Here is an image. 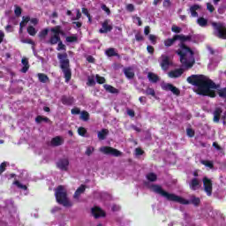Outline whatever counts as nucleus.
Segmentation results:
<instances>
[{
    "label": "nucleus",
    "mask_w": 226,
    "mask_h": 226,
    "mask_svg": "<svg viewBox=\"0 0 226 226\" xmlns=\"http://www.w3.org/2000/svg\"><path fill=\"white\" fill-rule=\"evenodd\" d=\"M188 84L197 87L196 93L200 96L216 98V83L204 74H192L187 78Z\"/></svg>",
    "instance_id": "f257e3e1"
},
{
    "label": "nucleus",
    "mask_w": 226,
    "mask_h": 226,
    "mask_svg": "<svg viewBox=\"0 0 226 226\" xmlns=\"http://www.w3.org/2000/svg\"><path fill=\"white\" fill-rule=\"evenodd\" d=\"M177 41H180L179 47L181 49L177 50V56L180 57V63L184 68L190 70L195 64V52L190 47L186 46L185 41H192V35L176 34Z\"/></svg>",
    "instance_id": "f03ea898"
},
{
    "label": "nucleus",
    "mask_w": 226,
    "mask_h": 226,
    "mask_svg": "<svg viewBox=\"0 0 226 226\" xmlns=\"http://www.w3.org/2000/svg\"><path fill=\"white\" fill-rule=\"evenodd\" d=\"M152 191L154 193H158L161 197H164L166 200L170 202H177L178 204H184L185 206H188V204H192L196 207L200 205V198H197L192 196L191 200H188L181 196L176 195L174 193H170L167 191L163 190L159 185H153Z\"/></svg>",
    "instance_id": "7ed1b4c3"
},
{
    "label": "nucleus",
    "mask_w": 226,
    "mask_h": 226,
    "mask_svg": "<svg viewBox=\"0 0 226 226\" xmlns=\"http://www.w3.org/2000/svg\"><path fill=\"white\" fill-rule=\"evenodd\" d=\"M50 32L53 35L50 36L48 43L49 45H57L56 50H66V45L63 44V41H61V36H64L66 34L63 30V26H56L50 28Z\"/></svg>",
    "instance_id": "20e7f679"
},
{
    "label": "nucleus",
    "mask_w": 226,
    "mask_h": 226,
    "mask_svg": "<svg viewBox=\"0 0 226 226\" xmlns=\"http://www.w3.org/2000/svg\"><path fill=\"white\" fill-rule=\"evenodd\" d=\"M57 59L59 61L60 68L64 73L65 82L72 80V69L70 68V59L68 58V53H58Z\"/></svg>",
    "instance_id": "39448f33"
},
{
    "label": "nucleus",
    "mask_w": 226,
    "mask_h": 226,
    "mask_svg": "<svg viewBox=\"0 0 226 226\" xmlns=\"http://www.w3.org/2000/svg\"><path fill=\"white\" fill-rule=\"evenodd\" d=\"M55 197L57 204L64 206V207H72V206H73V203H72L70 199H68V192H66V189H64V186L63 185H58L56 188Z\"/></svg>",
    "instance_id": "423d86ee"
},
{
    "label": "nucleus",
    "mask_w": 226,
    "mask_h": 226,
    "mask_svg": "<svg viewBox=\"0 0 226 226\" xmlns=\"http://www.w3.org/2000/svg\"><path fill=\"white\" fill-rule=\"evenodd\" d=\"M211 26L214 29L213 34L220 40H226V26L222 22H212Z\"/></svg>",
    "instance_id": "0eeeda50"
},
{
    "label": "nucleus",
    "mask_w": 226,
    "mask_h": 226,
    "mask_svg": "<svg viewBox=\"0 0 226 226\" xmlns=\"http://www.w3.org/2000/svg\"><path fill=\"white\" fill-rule=\"evenodd\" d=\"M99 151L103 154H110L111 156H121L123 153L121 151L112 147H102Z\"/></svg>",
    "instance_id": "6e6552de"
},
{
    "label": "nucleus",
    "mask_w": 226,
    "mask_h": 226,
    "mask_svg": "<svg viewBox=\"0 0 226 226\" xmlns=\"http://www.w3.org/2000/svg\"><path fill=\"white\" fill-rule=\"evenodd\" d=\"M203 188L207 197L213 195V181L207 177H203Z\"/></svg>",
    "instance_id": "1a4fd4ad"
},
{
    "label": "nucleus",
    "mask_w": 226,
    "mask_h": 226,
    "mask_svg": "<svg viewBox=\"0 0 226 226\" xmlns=\"http://www.w3.org/2000/svg\"><path fill=\"white\" fill-rule=\"evenodd\" d=\"M163 91H170L175 96H181V90L171 83H165L162 86Z\"/></svg>",
    "instance_id": "9d476101"
},
{
    "label": "nucleus",
    "mask_w": 226,
    "mask_h": 226,
    "mask_svg": "<svg viewBox=\"0 0 226 226\" xmlns=\"http://www.w3.org/2000/svg\"><path fill=\"white\" fill-rule=\"evenodd\" d=\"M161 59L162 61L160 63V66L162 70H163V72H167V70H169V68H170V65L172 64L170 63V57L167 55H162Z\"/></svg>",
    "instance_id": "9b49d317"
},
{
    "label": "nucleus",
    "mask_w": 226,
    "mask_h": 226,
    "mask_svg": "<svg viewBox=\"0 0 226 226\" xmlns=\"http://www.w3.org/2000/svg\"><path fill=\"white\" fill-rule=\"evenodd\" d=\"M56 167L60 170L66 172V170H68V167H70V160H68V158L59 159L56 162Z\"/></svg>",
    "instance_id": "f8f14e48"
},
{
    "label": "nucleus",
    "mask_w": 226,
    "mask_h": 226,
    "mask_svg": "<svg viewBox=\"0 0 226 226\" xmlns=\"http://www.w3.org/2000/svg\"><path fill=\"white\" fill-rule=\"evenodd\" d=\"M109 19H105L102 24V28L99 29V33L101 34H107V33H110L114 27L112 25H109Z\"/></svg>",
    "instance_id": "ddd939ff"
},
{
    "label": "nucleus",
    "mask_w": 226,
    "mask_h": 226,
    "mask_svg": "<svg viewBox=\"0 0 226 226\" xmlns=\"http://www.w3.org/2000/svg\"><path fill=\"white\" fill-rule=\"evenodd\" d=\"M200 186H202V185L200 184V180H199L197 177L192 178L189 182V188L192 192H197V190L200 189Z\"/></svg>",
    "instance_id": "4468645a"
},
{
    "label": "nucleus",
    "mask_w": 226,
    "mask_h": 226,
    "mask_svg": "<svg viewBox=\"0 0 226 226\" xmlns=\"http://www.w3.org/2000/svg\"><path fill=\"white\" fill-rule=\"evenodd\" d=\"M184 73H185V69L178 68V69L170 71L168 73V76L170 77V79H179V77H181Z\"/></svg>",
    "instance_id": "2eb2a0df"
},
{
    "label": "nucleus",
    "mask_w": 226,
    "mask_h": 226,
    "mask_svg": "<svg viewBox=\"0 0 226 226\" xmlns=\"http://www.w3.org/2000/svg\"><path fill=\"white\" fill-rule=\"evenodd\" d=\"M222 114H223V109L221 107H217L215 109L213 112V121L216 124L220 123V118L222 117Z\"/></svg>",
    "instance_id": "dca6fc26"
},
{
    "label": "nucleus",
    "mask_w": 226,
    "mask_h": 226,
    "mask_svg": "<svg viewBox=\"0 0 226 226\" xmlns=\"http://www.w3.org/2000/svg\"><path fill=\"white\" fill-rule=\"evenodd\" d=\"M92 215L94 218H103L105 217V211H102V208L95 207L92 208Z\"/></svg>",
    "instance_id": "f3484780"
},
{
    "label": "nucleus",
    "mask_w": 226,
    "mask_h": 226,
    "mask_svg": "<svg viewBox=\"0 0 226 226\" xmlns=\"http://www.w3.org/2000/svg\"><path fill=\"white\" fill-rule=\"evenodd\" d=\"M61 102L63 105L72 106L73 103H75V99L72 96H66L63 95L61 98Z\"/></svg>",
    "instance_id": "a211bd4d"
},
{
    "label": "nucleus",
    "mask_w": 226,
    "mask_h": 226,
    "mask_svg": "<svg viewBox=\"0 0 226 226\" xmlns=\"http://www.w3.org/2000/svg\"><path fill=\"white\" fill-rule=\"evenodd\" d=\"M63 144H64V139H63L61 136H56L51 139V146H53V147L63 146Z\"/></svg>",
    "instance_id": "6ab92c4d"
},
{
    "label": "nucleus",
    "mask_w": 226,
    "mask_h": 226,
    "mask_svg": "<svg viewBox=\"0 0 226 226\" xmlns=\"http://www.w3.org/2000/svg\"><path fill=\"white\" fill-rule=\"evenodd\" d=\"M124 74L125 75L126 79H130L135 77V72H133V68L132 67L124 68Z\"/></svg>",
    "instance_id": "aec40b11"
},
{
    "label": "nucleus",
    "mask_w": 226,
    "mask_h": 226,
    "mask_svg": "<svg viewBox=\"0 0 226 226\" xmlns=\"http://www.w3.org/2000/svg\"><path fill=\"white\" fill-rule=\"evenodd\" d=\"M176 41H177V39L176 35H174L172 38H168L164 40L163 43L164 46H166V48L169 49V47H172V45H174Z\"/></svg>",
    "instance_id": "412c9836"
},
{
    "label": "nucleus",
    "mask_w": 226,
    "mask_h": 226,
    "mask_svg": "<svg viewBox=\"0 0 226 226\" xmlns=\"http://www.w3.org/2000/svg\"><path fill=\"white\" fill-rule=\"evenodd\" d=\"M84 192H86V185H81L74 192L73 198L74 199H79V197H80V195H82V193H84Z\"/></svg>",
    "instance_id": "4be33fe9"
},
{
    "label": "nucleus",
    "mask_w": 226,
    "mask_h": 226,
    "mask_svg": "<svg viewBox=\"0 0 226 226\" xmlns=\"http://www.w3.org/2000/svg\"><path fill=\"white\" fill-rule=\"evenodd\" d=\"M107 135H109L108 129H102L97 133V137H98L99 140H105L107 139Z\"/></svg>",
    "instance_id": "5701e85b"
},
{
    "label": "nucleus",
    "mask_w": 226,
    "mask_h": 226,
    "mask_svg": "<svg viewBox=\"0 0 226 226\" xmlns=\"http://www.w3.org/2000/svg\"><path fill=\"white\" fill-rule=\"evenodd\" d=\"M197 10H200V5L193 4L190 7L192 17H194V18L199 17V12H197Z\"/></svg>",
    "instance_id": "b1692460"
},
{
    "label": "nucleus",
    "mask_w": 226,
    "mask_h": 226,
    "mask_svg": "<svg viewBox=\"0 0 226 226\" xmlns=\"http://www.w3.org/2000/svg\"><path fill=\"white\" fill-rule=\"evenodd\" d=\"M147 79L150 82H153V84H156V82L160 80V77L154 74V72H148Z\"/></svg>",
    "instance_id": "393cba45"
},
{
    "label": "nucleus",
    "mask_w": 226,
    "mask_h": 226,
    "mask_svg": "<svg viewBox=\"0 0 226 226\" xmlns=\"http://www.w3.org/2000/svg\"><path fill=\"white\" fill-rule=\"evenodd\" d=\"M104 89L111 94H119V90L110 85H104Z\"/></svg>",
    "instance_id": "a878e982"
},
{
    "label": "nucleus",
    "mask_w": 226,
    "mask_h": 226,
    "mask_svg": "<svg viewBox=\"0 0 226 226\" xmlns=\"http://www.w3.org/2000/svg\"><path fill=\"white\" fill-rule=\"evenodd\" d=\"M21 63L24 65L21 69V72L27 73V71L29 70V60L27 58H22Z\"/></svg>",
    "instance_id": "bb28decb"
},
{
    "label": "nucleus",
    "mask_w": 226,
    "mask_h": 226,
    "mask_svg": "<svg viewBox=\"0 0 226 226\" xmlns=\"http://www.w3.org/2000/svg\"><path fill=\"white\" fill-rule=\"evenodd\" d=\"M197 24L200 27H207V19H205L204 17H200L197 19Z\"/></svg>",
    "instance_id": "cd10ccee"
},
{
    "label": "nucleus",
    "mask_w": 226,
    "mask_h": 226,
    "mask_svg": "<svg viewBox=\"0 0 226 226\" xmlns=\"http://www.w3.org/2000/svg\"><path fill=\"white\" fill-rule=\"evenodd\" d=\"M142 93L147 94V96H156V92L149 87L146 90H142Z\"/></svg>",
    "instance_id": "c85d7f7f"
},
{
    "label": "nucleus",
    "mask_w": 226,
    "mask_h": 226,
    "mask_svg": "<svg viewBox=\"0 0 226 226\" xmlns=\"http://www.w3.org/2000/svg\"><path fill=\"white\" fill-rule=\"evenodd\" d=\"M89 117H90L89 112L86 110H83L80 112L79 119H81V121L87 122L89 121Z\"/></svg>",
    "instance_id": "c756f323"
},
{
    "label": "nucleus",
    "mask_w": 226,
    "mask_h": 226,
    "mask_svg": "<svg viewBox=\"0 0 226 226\" xmlns=\"http://www.w3.org/2000/svg\"><path fill=\"white\" fill-rule=\"evenodd\" d=\"M37 77H38L39 80L41 82H42V84H46V82H49V76H47V74L38 73Z\"/></svg>",
    "instance_id": "7c9ffc66"
},
{
    "label": "nucleus",
    "mask_w": 226,
    "mask_h": 226,
    "mask_svg": "<svg viewBox=\"0 0 226 226\" xmlns=\"http://www.w3.org/2000/svg\"><path fill=\"white\" fill-rule=\"evenodd\" d=\"M42 121H44V123H50V119L47 117H41V116H37L35 118V122L40 124Z\"/></svg>",
    "instance_id": "2f4dec72"
},
{
    "label": "nucleus",
    "mask_w": 226,
    "mask_h": 226,
    "mask_svg": "<svg viewBox=\"0 0 226 226\" xmlns=\"http://www.w3.org/2000/svg\"><path fill=\"white\" fill-rule=\"evenodd\" d=\"M106 55L108 57H114L117 56V53H116V49L114 48H109L106 50Z\"/></svg>",
    "instance_id": "473e14b6"
},
{
    "label": "nucleus",
    "mask_w": 226,
    "mask_h": 226,
    "mask_svg": "<svg viewBox=\"0 0 226 226\" xmlns=\"http://www.w3.org/2000/svg\"><path fill=\"white\" fill-rule=\"evenodd\" d=\"M48 34H49V28H44V29H42V30L39 33L38 36H39V38H40L41 40H43V39L47 38V35H48Z\"/></svg>",
    "instance_id": "72a5a7b5"
},
{
    "label": "nucleus",
    "mask_w": 226,
    "mask_h": 226,
    "mask_svg": "<svg viewBox=\"0 0 226 226\" xmlns=\"http://www.w3.org/2000/svg\"><path fill=\"white\" fill-rule=\"evenodd\" d=\"M200 163L205 167H208V169H215V164L211 161L201 160Z\"/></svg>",
    "instance_id": "f704fd0d"
},
{
    "label": "nucleus",
    "mask_w": 226,
    "mask_h": 226,
    "mask_svg": "<svg viewBox=\"0 0 226 226\" xmlns=\"http://www.w3.org/2000/svg\"><path fill=\"white\" fill-rule=\"evenodd\" d=\"M65 41H67V43H75L77 41H79V37L77 36H67L65 38Z\"/></svg>",
    "instance_id": "c9c22d12"
},
{
    "label": "nucleus",
    "mask_w": 226,
    "mask_h": 226,
    "mask_svg": "<svg viewBox=\"0 0 226 226\" xmlns=\"http://www.w3.org/2000/svg\"><path fill=\"white\" fill-rule=\"evenodd\" d=\"M28 34H30V36H36V28H34V26H29L26 29Z\"/></svg>",
    "instance_id": "e433bc0d"
},
{
    "label": "nucleus",
    "mask_w": 226,
    "mask_h": 226,
    "mask_svg": "<svg viewBox=\"0 0 226 226\" xmlns=\"http://www.w3.org/2000/svg\"><path fill=\"white\" fill-rule=\"evenodd\" d=\"M147 179L148 181H151L152 183H154V181L158 179V177L154 173H149L148 175H147Z\"/></svg>",
    "instance_id": "4c0bfd02"
},
{
    "label": "nucleus",
    "mask_w": 226,
    "mask_h": 226,
    "mask_svg": "<svg viewBox=\"0 0 226 226\" xmlns=\"http://www.w3.org/2000/svg\"><path fill=\"white\" fill-rule=\"evenodd\" d=\"M78 133L80 135V137H86V134L87 133V130H86L84 127H79Z\"/></svg>",
    "instance_id": "58836bf2"
},
{
    "label": "nucleus",
    "mask_w": 226,
    "mask_h": 226,
    "mask_svg": "<svg viewBox=\"0 0 226 226\" xmlns=\"http://www.w3.org/2000/svg\"><path fill=\"white\" fill-rule=\"evenodd\" d=\"M93 153H94V147H87L85 154H87V156H91Z\"/></svg>",
    "instance_id": "ea45409f"
},
{
    "label": "nucleus",
    "mask_w": 226,
    "mask_h": 226,
    "mask_svg": "<svg viewBox=\"0 0 226 226\" xmlns=\"http://www.w3.org/2000/svg\"><path fill=\"white\" fill-rule=\"evenodd\" d=\"M97 84H105V78L100 75H95Z\"/></svg>",
    "instance_id": "a19ab883"
},
{
    "label": "nucleus",
    "mask_w": 226,
    "mask_h": 226,
    "mask_svg": "<svg viewBox=\"0 0 226 226\" xmlns=\"http://www.w3.org/2000/svg\"><path fill=\"white\" fill-rule=\"evenodd\" d=\"M135 40H136V41H144V35H142V34L140 32H138L135 34Z\"/></svg>",
    "instance_id": "79ce46f5"
},
{
    "label": "nucleus",
    "mask_w": 226,
    "mask_h": 226,
    "mask_svg": "<svg viewBox=\"0 0 226 226\" xmlns=\"http://www.w3.org/2000/svg\"><path fill=\"white\" fill-rule=\"evenodd\" d=\"M218 95L220 98H226V87L220 89L218 91Z\"/></svg>",
    "instance_id": "37998d69"
},
{
    "label": "nucleus",
    "mask_w": 226,
    "mask_h": 226,
    "mask_svg": "<svg viewBox=\"0 0 226 226\" xmlns=\"http://www.w3.org/2000/svg\"><path fill=\"white\" fill-rule=\"evenodd\" d=\"M14 185H16V186H18V188H20L21 190H27V185H24L20 184L19 182V180H16L14 182Z\"/></svg>",
    "instance_id": "c03bdc74"
},
{
    "label": "nucleus",
    "mask_w": 226,
    "mask_h": 226,
    "mask_svg": "<svg viewBox=\"0 0 226 226\" xmlns=\"http://www.w3.org/2000/svg\"><path fill=\"white\" fill-rule=\"evenodd\" d=\"M82 13L87 17L89 22H91V14H89V11L87 8H82Z\"/></svg>",
    "instance_id": "a18cd8bd"
},
{
    "label": "nucleus",
    "mask_w": 226,
    "mask_h": 226,
    "mask_svg": "<svg viewBox=\"0 0 226 226\" xmlns=\"http://www.w3.org/2000/svg\"><path fill=\"white\" fill-rule=\"evenodd\" d=\"M14 13L16 17H20V15H22V8H20L19 6H16Z\"/></svg>",
    "instance_id": "49530a36"
},
{
    "label": "nucleus",
    "mask_w": 226,
    "mask_h": 226,
    "mask_svg": "<svg viewBox=\"0 0 226 226\" xmlns=\"http://www.w3.org/2000/svg\"><path fill=\"white\" fill-rule=\"evenodd\" d=\"M186 133L188 135V137H195V131H193V129L192 128H188L186 129Z\"/></svg>",
    "instance_id": "de8ad7c7"
},
{
    "label": "nucleus",
    "mask_w": 226,
    "mask_h": 226,
    "mask_svg": "<svg viewBox=\"0 0 226 226\" xmlns=\"http://www.w3.org/2000/svg\"><path fill=\"white\" fill-rule=\"evenodd\" d=\"M81 17H82V13L80 12V10L78 9L76 17L72 18V20H80Z\"/></svg>",
    "instance_id": "09e8293b"
},
{
    "label": "nucleus",
    "mask_w": 226,
    "mask_h": 226,
    "mask_svg": "<svg viewBox=\"0 0 226 226\" xmlns=\"http://www.w3.org/2000/svg\"><path fill=\"white\" fill-rule=\"evenodd\" d=\"M162 6L163 8H170V6H172V2H170V0H164Z\"/></svg>",
    "instance_id": "8fccbe9b"
},
{
    "label": "nucleus",
    "mask_w": 226,
    "mask_h": 226,
    "mask_svg": "<svg viewBox=\"0 0 226 226\" xmlns=\"http://www.w3.org/2000/svg\"><path fill=\"white\" fill-rule=\"evenodd\" d=\"M126 10L127 11H135V5H133V4H128L126 5Z\"/></svg>",
    "instance_id": "3c124183"
},
{
    "label": "nucleus",
    "mask_w": 226,
    "mask_h": 226,
    "mask_svg": "<svg viewBox=\"0 0 226 226\" xmlns=\"http://www.w3.org/2000/svg\"><path fill=\"white\" fill-rule=\"evenodd\" d=\"M80 109L79 108H73L72 110H71V114H72L73 116H77L79 114H80Z\"/></svg>",
    "instance_id": "603ef678"
},
{
    "label": "nucleus",
    "mask_w": 226,
    "mask_h": 226,
    "mask_svg": "<svg viewBox=\"0 0 226 226\" xmlns=\"http://www.w3.org/2000/svg\"><path fill=\"white\" fill-rule=\"evenodd\" d=\"M148 38L153 45H156V35L150 34Z\"/></svg>",
    "instance_id": "864d4df0"
},
{
    "label": "nucleus",
    "mask_w": 226,
    "mask_h": 226,
    "mask_svg": "<svg viewBox=\"0 0 226 226\" xmlns=\"http://www.w3.org/2000/svg\"><path fill=\"white\" fill-rule=\"evenodd\" d=\"M207 10H208V11H210V13H213V11H215V6H213V4H211V3H207Z\"/></svg>",
    "instance_id": "5fc2aeb1"
},
{
    "label": "nucleus",
    "mask_w": 226,
    "mask_h": 226,
    "mask_svg": "<svg viewBox=\"0 0 226 226\" xmlns=\"http://www.w3.org/2000/svg\"><path fill=\"white\" fill-rule=\"evenodd\" d=\"M171 31H172L173 33L179 34V33H181V27L177 26H173L171 27Z\"/></svg>",
    "instance_id": "6e6d98bb"
},
{
    "label": "nucleus",
    "mask_w": 226,
    "mask_h": 226,
    "mask_svg": "<svg viewBox=\"0 0 226 226\" xmlns=\"http://www.w3.org/2000/svg\"><path fill=\"white\" fill-rule=\"evenodd\" d=\"M135 153L138 156H142V154H144V150H142L140 147H138L135 149Z\"/></svg>",
    "instance_id": "4d7b16f0"
},
{
    "label": "nucleus",
    "mask_w": 226,
    "mask_h": 226,
    "mask_svg": "<svg viewBox=\"0 0 226 226\" xmlns=\"http://www.w3.org/2000/svg\"><path fill=\"white\" fill-rule=\"evenodd\" d=\"M139 102L141 103V105H145V103H147V99L146 98V96H140L139 98Z\"/></svg>",
    "instance_id": "13d9d810"
},
{
    "label": "nucleus",
    "mask_w": 226,
    "mask_h": 226,
    "mask_svg": "<svg viewBox=\"0 0 226 226\" xmlns=\"http://www.w3.org/2000/svg\"><path fill=\"white\" fill-rule=\"evenodd\" d=\"M87 86H94L96 82L94 81V78H88Z\"/></svg>",
    "instance_id": "bf43d9fd"
},
{
    "label": "nucleus",
    "mask_w": 226,
    "mask_h": 226,
    "mask_svg": "<svg viewBox=\"0 0 226 226\" xmlns=\"http://www.w3.org/2000/svg\"><path fill=\"white\" fill-rule=\"evenodd\" d=\"M147 52H148L149 54H154V48L153 46H151V45H148V46L147 47Z\"/></svg>",
    "instance_id": "052dcab7"
},
{
    "label": "nucleus",
    "mask_w": 226,
    "mask_h": 226,
    "mask_svg": "<svg viewBox=\"0 0 226 226\" xmlns=\"http://www.w3.org/2000/svg\"><path fill=\"white\" fill-rule=\"evenodd\" d=\"M150 33H151V27H149V26H145L144 34L147 36Z\"/></svg>",
    "instance_id": "680f3d73"
},
{
    "label": "nucleus",
    "mask_w": 226,
    "mask_h": 226,
    "mask_svg": "<svg viewBox=\"0 0 226 226\" xmlns=\"http://www.w3.org/2000/svg\"><path fill=\"white\" fill-rule=\"evenodd\" d=\"M0 170L4 172L6 170V162H4L0 164Z\"/></svg>",
    "instance_id": "e2e57ef3"
},
{
    "label": "nucleus",
    "mask_w": 226,
    "mask_h": 226,
    "mask_svg": "<svg viewBox=\"0 0 226 226\" xmlns=\"http://www.w3.org/2000/svg\"><path fill=\"white\" fill-rule=\"evenodd\" d=\"M31 20V17L29 16H23L22 17V21L25 23V24H27V22H29Z\"/></svg>",
    "instance_id": "0e129e2a"
},
{
    "label": "nucleus",
    "mask_w": 226,
    "mask_h": 226,
    "mask_svg": "<svg viewBox=\"0 0 226 226\" xmlns=\"http://www.w3.org/2000/svg\"><path fill=\"white\" fill-rule=\"evenodd\" d=\"M127 114L130 117H135V111L133 109H127Z\"/></svg>",
    "instance_id": "69168bd1"
},
{
    "label": "nucleus",
    "mask_w": 226,
    "mask_h": 226,
    "mask_svg": "<svg viewBox=\"0 0 226 226\" xmlns=\"http://www.w3.org/2000/svg\"><path fill=\"white\" fill-rule=\"evenodd\" d=\"M102 8L104 11H106V13H108V15H110V9H109V7H107V5L104 4L102 6Z\"/></svg>",
    "instance_id": "338daca9"
},
{
    "label": "nucleus",
    "mask_w": 226,
    "mask_h": 226,
    "mask_svg": "<svg viewBox=\"0 0 226 226\" xmlns=\"http://www.w3.org/2000/svg\"><path fill=\"white\" fill-rule=\"evenodd\" d=\"M31 24H34V26H36L38 24V19L36 18L30 19Z\"/></svg>",
    "instance_id": "774afa93"
}]
</instances>
